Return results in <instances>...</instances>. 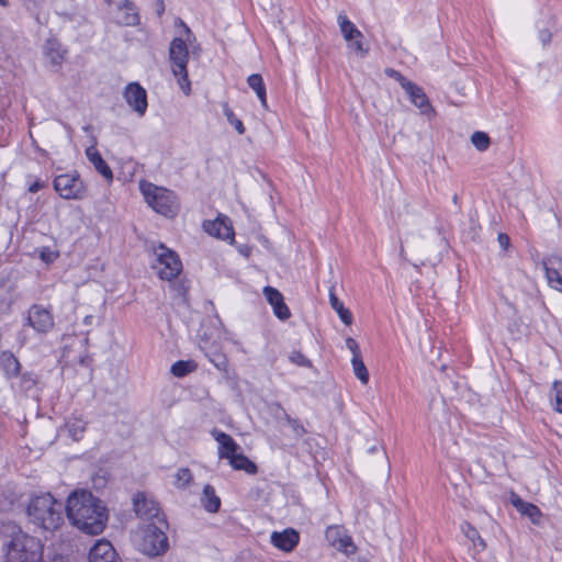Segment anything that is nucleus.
<instances>
[{
    "label": "nucleus",
    "mask_w": 562,
    "mask_h": 562,
    "mask_svg": "<svg viewBox=\"0 0 562 562\" xmlns=\"http://www.w3.org/2000/svg\"><path fill=\"white\" fill-rule=\"evenodd\" d=\"M65 512L72 527L90 536L101 535L110 517L104 502L88 490H76L70 493Z\"/></svg>",
    "instance_id": "obj_1"
},
{
    "label": "nucleus",
    "mask_w": 562,
    "mask_h": 562,
    "mask_svg": "<svg viewBox=\"0 0 562 562\" xmlns=\"http://www.w3.org/2000/svg\"><path fill=\"white\" fill-rule=\"evenodd\" d=\"M3 562H42L44 544L18 525L9 522L3 526Z\"/></svg>",
    "instance_id": "obj_2"
},
{
    "label": "nucleus",
    "mask_w": 562,
    "mask_h": 562,
    "mask_svg": "<svg viewBox=\"0 0 562 562\" xmlns=\"http://www.w3.org/2000/svg\"><path fill=\"white\" fill-rule=\"evenodd\" d=\"M65 507L66 505L55 499L52 494L46 493L31 499L27 516L35 526L54 531L64 524Z\"/></svg>",
    "instance_id": "obj_3"
},
{
    "label": "nucleus",
    "mask_w": 562,
    "mask_h": 562,
    "mask_svg": "<svg viewBox=\"0 0 562 562\" xmlns=\"http://www.w3.org/2000/svg\"><path fill=\"white\" fill-rule=\"evenodd\" d=\"M181 24L184 27L186 38L176 37L172 40L169 47V59L173 76L178 78L181 90L188 95L191 92V83L187 70L189 59L187 41L189 42L191 40L192 33L182 22Z\"/></svg>",
    "instance_id": "obj_4"
},
{
    "label": "nucleus",
    "mask_w": 562,
    "mask_h": 562,
    "mask_svg": "<svg viewBox=\"0 0 562 562\" xmlns=\"http://www.w3.org/2000/svg\"><path fill=\"white\" fill-rule=\"evenodd\" d=\"M139 190L154 211L169 217L176 215L178 201L172 191L145 180L139 181Z\"/></svg>",
    "instance_id": "obj_5"
},
{
    "label": "nucleus",
    "mask_w": 562,
    "mask_h": 562,
    "mask_svg": "<svg viewBox=\"0 0 562 562\" xmlns=\"http://www.w3.org/2000/svg\"><path fill=\"white\" fill-rule=\"evenodd\" d=\"M168 527L148 524L142 531L140 539L137 543L139 551L148 557H158L164 554L169 548L166 530Z\"/></svg>",
    "instance_id": "obj_6"
},
{
    "label": "nucleus",
    "mask_w": 562,
    "mask_h": 562,
    "mask_svg": "<svg viewBox=\"0 0 562 562\" xmlns=\"http://www.w3.org/2000/svg\"><path fill=\"white\" fill-rule=\"evenodd\" d=\"M53 184L61 199L83 200L87 196V186L76 171L56 176Z\"/></svg>",
    "instance_id": "obj_7"
},
{
    "label": "nucleus",
    "mask_w": 562,
    "mask_h": 562,
    "mask_svg": "<svg viewBox=\"0 0 562 562\" xmlns=\"http://www.w3.org/2000/svg\"><path fill=\"white\" fill-rule=\"evenodd\" d=\"M155 255L156 262L154 268L158 271V274L162 280L170 281L180 273L182 265L176 252L164 245H160L155 250Z\"/></svg>",
    "instance_id": "obj_8"
},
{
    "label": "nucleus",
    "mask_w": 562,
    "mask_h": 562,
    "mask_svg": "<svg viewBox=\"0 0 562 562\" xmlns=\"http://www.w3.org/2000/svg\"><path fill=\"white\" fill-rule=\"evenodd\" d=\"M134 510L140 519L156 520L157 525L168 527L159 504L144 493H137L133 498Z\"/></svg>",
    "instance_id": "obj_9"
},
{
    "label": "nucleus",
    "mask_w": 562,
    "mask_h": 562,
    "mask_svg": "<svg viewBox=\"0 0 562 562\" xmlns=\"http://www.w3.org/2000/svg\"><path fill=\"white\" fill-rule=\"evenodd\" d=\"M26 325L37 334L45 335L54 327V317L50 312L42 305L34 304L27 311Z\"/></svg>",
    "instance_id": "obj_10"
},
{
    "label": "nucleus",
    "mask_w": 562,
    "mask_h": 562,
    "mask_svg": "<svg viewBox=\"0 0 562 562\" xmlns=\"http://www.w3.org/2000/svg\"><path fill=\"white\" fill-rule=\"evenodd\" d=\"M123 97L130 108H132L139 116L145 114L148 105L147 92L139 83H128L124 89Z\"/></svg>",
    "instance_id": "obj_11"
},
{
    "label": "nucleus",
    "mask_w": 562,
    "mask_h": 562,
    "mask_svg": "<svg viewBox=\"0 0 562 562\" xmlns=\"http://www.w3.org/2000/svg\"><path fill=\"white\" fill-rule=\"evenodd\" d=\"M542 268L550 286L562 291V258L549 256L542 260Z\"/></svg>",
    "instance_id": "obj_12"
},
{
    "label": "nucleus",
    "mask_w": 562,
    "mask_h": 562,
    "mask_svg": "<svg viewBox=\"0 0 562 562\" xmlns=\"http://www.w3.org/2000/svg\"><path fill=\"white\" fill-rule=\"evenodd\" d=\"M204 231L216 238L223 240H234V231L227 217H217L214 221L203 223Z\"/></svg>",
    "instance_id": "obj_13"
},
{
    "label": "nucleus",
    "mask_w": 562,
    "mask_h": 562,
    "mask_svg": "<svg viewBox=\"0 0 562 562\" xmlns=\"http://www.w3.org/2000/svg\"><path fill=\"white\" fill-rule=\"evenodd\" d=\"M89 562H121L112 543L105 539L99 540L89 552Z\"/></svg>",
    "instance_id": "obj_14"
},
{
    "label": "nucleus",
    "mask_w": 562,
    "mask_h": 562,
    "mask_svg": "<svg viewBox=\"0 0 562 562\" xmlns=\"http://www.w3.org/2000/svg\"><path fill=\"white\" fill-rule=\"evenodd\" d=\"M271 543L284 552H291L300 541L299 532L293 528H286L283 531H273L271 533Z\"/></svg>",
    "instance_id": "obj_15"
},
{
    "label": "nucleus",
    "mask_w": 562,
    "mask_h": 562,
    "mask_svg": "<svg viewBox=\"0 0 562 562\" xmlns=\"http://www.w3.org/2000/svg\"><path fill=\"white\" fill-rule=\"evenodd\" d=\"M263 294L269 304L272 306L274 315L279 319L285 321L291 316L290 310L284 303L283 295L279 290L272 286H265Z\"/></svg>",
    "instance_id": "obj_16"
},
{
    "label": "nucleus",
    "mask_w": 562,
    "mask_h": 562,
    "mask_svg": "<svg viewBox=\"0 0 562 562\" xmlns=\"http://www.w3.org/2000/svg\"><path fill=\"white\" fill-rule=\"evenodd\" d=\"M213 438L218 443V457L220 459H227L229 460L234 454H236L240 447L237 445V442L234 440V438L221 430L214 429L212 431Z\"/></svg>",
    "instance_id": "obj_17"
},
{
    "label": "nucleus",
    "mask_w": 562,
    "mask_h": 562,
    "mask_svg": "<svg viewBox=\"0 0 562 562\" xmlns=\"http://www.w3.org/2000/svg\"><path fill=\"white\" fill-rule=\"evenodd\" d=\"M326 538L335 549L348 555L353 553L355 546L351 541V538L344 535L342 530L339 527H328L326 530Z\"/></svg>",
    "instance_id": "obj_18"
},
{
    "label": "nucleus",
    "mask_w": 562,
    "mask_h": 562,
    "mask_svg": "<svg viewBox=\"0 0 562 562\" xmlns=\"http://www.w3.org/2000/svg\"><path fill=\"white\" fill-rule=\"evenodd\" d=\"M406 87L404 88L407 93L411 102L417 106L422 113L426 114L431 111V105L429 103L428 97L424 92L423 88L414 83L413 81L406 82Z\"/></svg>",
    "instance_id": "obj_19"
},
{
    "label": "nucleus",
    "mask_w": 562,
    "mask_h": 562,
    "mask_svg": "<svg viewBox=\"0 0 562 562\" xmlns=\"http://www.w3.org/2000/svg\"><path fill=\"white\" fill-rule=\"evenodd\" d=\"M86 156L89 161L93 165L95 170L106 180L111 181L113 179V173L109 165L102 158L100 153L95 147L90 146L86 149Z\"/></svg>",
    "instance_id": "obj_20"
},
{
    "label": "nucleus",
    "mask_w": 562,
    "mask_h": 562,
    "mask_svg": "<svg viewBox=\"0 0 562 562\" xmlns=\"http://www.w3.org/2000/svg\"><path fill=\"white\" fill-rule=\"evenodd\" d=\"M66 50L55 38H48L44 45V55L54 67H59L65 59Z\"/></svg>",
    "instance_id": "obj_21"
},
{
    "label": "nucleus",
    "mask_w": 562,
    "mask_h": 562,
    "mask_svg": "<svg viewBox=\"0 0 562 562\" xmlns=\"http://www.w3.org/2000/svg\"><path fill=\"white\" fill-rule=\"evenodd\" d=\"M200 501L201 505L207 513L215 514L221 508V498L216 495L214 487L210 484H206L203 487Z\"/></svg>",
    "instance_id": "obj_22"
},
{
    "label": "nucleus",
    "mask_w": 562,
    "mask_h": 562,
    "mask_svg": "<svg viewBox=\"0 0 562 562\" xmlns=\"http://www.w3.org/2000/svg\"><path fill=\"white\" fill-rule=\"evenodd\" d=\"M338 24L342 33L344 38L347 42H351L356 38H361L362 33L356 27V25L345 14L338 15Z\"/></svg>",
    "instance_id": "obj_23"
},
{
    "label": "nucleus",
    "mask_w": 562,
    "mask_h": 562,
    "mask_svg": "<svg viewBox=\"0 0 562 562\" xmlns=\"http://www.w3.org/2000/svg\"><path fill=\"white\" fill-rule=\"evenodd\" d=\"M229 464L235 470H243L248 474H256L258 471L257 465L249 460L245 454L237 452L229 460Z\"/></svg>",
    "instance_id": "obj_24"
},
{
    "label": "nucleus",
    "mask_w": 562,
    "mask_h": 562,
    "mask_svg": "<svg viewBox=\"0 0 562 562\" xmlns=\"http://www.w3.org/2000/svg\"><path fill=\"white\" fill-rule=\"evenodd\" d=\"M1 364L7 378L18 376L20 373V362L12 352H3L1 355Z\"/></svg>",
    "instance_id": "obj_25"
},
{
    "label": "nucleus",
    "mask_w": 562,
    "mask_h": 562,
    "mask_svg": "<svg viewBox=\"0 0 562 562\" xmlns=\"http://www.w3.org/2000/svg\"><path fill=\"white\" fill-rule=\"evenodd\" d=\"M329 302L331 307L337 312L341 322L346 325H350L352 323V314L346 308L342 302L336 296L334 289L329 291Z\"/></svg>",
    "instance_id": "obj_26"
},
{
    "label": "nucleus",
    "mask_w": 562,
    "mask_h": 562,
    "mask_svg": "<svg viewBox=\"0 0 562 562\" xmlns=\"http://www.w3.org/2000/svg\"><path fill=\"white\" fill-rule=\"evenodd\" d=\"M86 426L87 422L78 416H72L66 422L68 434L76 441L82 438L83 432L86 431Z\"/></svg>",
    "instance_id": "obj_27"
},
{
    "label": "nucleus",
    "mask_w": 562,
    "mask_h": 562,
    "mask_svg": "<svg viewBox=\"0 0 562 562\" xmlns=\"http://www.w3.org/2000/svg\"><path fill=\"white\" fill-rule=\"evenodd\" d=\"M248 86L256 92L259 98L262 106H267V94H266V86L263 83V79L259 74H252L247 79Z\"/></svg>",
    "instance_id": "obj_28"
},
{
    "label": "nucleus",
    "mask_w": 562,
    "mask_h": 562,
    "mask_svg": "<svg viewBox=\"0 0 562 562\" xmlns=\"http://www.w3.org/2000/svg\"><path fill=\"white\" fill-rule=\"evenodd\" d=\"M461 529L464 536L473 543L474 549H476L479 552L485 549L484 540L472 525L469 522H463L461 525Z\"/></svg>",
    "instance_id": "obj_29"
},
{
    "label": "nucleus",
    "mask_w": 562,
    "mask_h": 562,
    "mask_svg": "<svg viewBox=\"0 0 562 562\" xmlns=\"http://www.w3.org/2000/svg\"><path fill=\"white\" fill-rule=\"evenodd\" d=\"M513 504L518 512H520L525 516H528L532 521H537V519L541 515L539 508L536 505L524 502L520 498L514 501Z\"/></svg>",
    "instance_id": "obj_30"
},
{
    "label": "nucleus",
    "mask_w": 562,
    "mask_h": 562,
    "mask_svg": "<svg viewBox=\"0 0 562 562\" xmlns=\"http://www.w3.org/2000/svg\"><path fill=\"white\" fill-rule=\"evenodd\" d=\"M195 369L196 364L193 361L179 360L171 366V373L175 376L181 378L193 372Z\"/></svg>",
    "instance_id": "obj_31"
},
{
    "label": "nucleus",
    "mask_w": 562,
    "mask_h": 562,
    "mask_svg": "<svg viewBox=\"0 0 562 562\" xmlns=\"http://www.w3.org/2000/svg\"><path fill=\"white\" fill-rule=\"evenodd\" d=\"M223 114L228 121V123L235 127L239 135H243L245 133V126L243 122L235 116L233 110L229 108L227 103L223 104Z\"/></svg>",
    "instance_id": "obj_32"
},
{
    "label": "nucleus",
    "mask_w": 562,
    "mask_h": 562,
    "mask_svg": "<svg viewBox=\"0 0 562 562\" xmlns=\"http://www.w3.org/2000/svg\"><path fill=\"white\" fill-rule=\"evenodd\" d=\"M351 363L356 376L361 381V383L367 384L369 381V373L361 357L352 358Z\"/></svg>",
    "instance_id": "obj_33"
},
{
    "label": "nucleus",
    "mask_w": 562,
    "mask_h": 562,
    "mask_svg": "<svg viewBox=\"0 0 562 562\" xmlns=\"http://www.w3.org/2000/svg\"><path fill=\"white\" fill-rule=\"evenodd\" d=\"M206 356L209 357L210 361L214 364V367L216 369H218L220 371H224V372L227 371L228 360H227V357L223 352L213 351V352L206 353Z\"/></svg>",
    "instance_id": "obj_34"
},
{
    "label": "nucleus",
    "mask_w": 562,
    "mask_h": 562,
    "mask_svg": "<svg viewBox=\"0 0 562 562\" xmlns=\"http://www.w3.org/2000/svg\"><path fill=\"white\" fill-rule=\"evenodd\" d=\"M473 146L480 151H484L490 146V137L484 132H474L471 136Z\"/></svg>",
    "instance_id": "obj_35"
},
{
    "label": "nucleus",
    "mask_w": 562,
    "mask_h": 562,
    "mask_svg": "<svg viewBox=\"0 0 562 562\" xmlns=\"http://www.w3.org/2000/svg\"><path fill=\"white\" fill-rule=\"evenodd\" d=\"M284 419L292 429L295 439L302 438L306 432L304 426L295 418H292L289 414H284Z\"/></svg>",
    "instance_id": "obj_36"
},
{
    "label": "nucleus",
    "mask_w": 562,
    "mask_h": 562,
    "mask_svg": "<svg viewBox=\"0 0 562 562\" xmlns=\"http://www.w3.org/2000/svg\"><path fill=\"white\" fill-rule=\"evenodd\" d=\"M176 477V485L178 487H186L188 486L192 481V474L191 471L187 468L179 469L175 475Z\"/></svg>",
    "instance_id": "obj_37"
},
{
    "label": "nucleus",
    "mask_w": 562,
    "mask_h": 562,
    "mask_svg": "<svg viewBox=\"0 0 562 562\" xmlns=\"http://www.w3.org/2000/svg\"><path fill=\"white\" fill-rule=\"evenodd\" d=\"M554 408L562 414V381H554L552 385Z\"/></svg>",
    "instance_id": "obj_38"
},
{
    "label": "nucleus",
    "mask_w": 562,
    "mask_h": 562,
    "mask_svg": "<svg viewBox=\"0 0 562 562\" xmlns=\"http://www.w3.org/2000/svg\"><path fill=\"white\" fill-rule=\"evenodd\" d=\"M126 14L124 18H122L120 21L126 25H135L138 23L139 18L138 14L135 12L134 8L127 5L125 8Z\"/></svg>",
    "instance_id": "obj_39"
},
{
    "label": "nucleus",
    "mask_w": 562,
    "mask_h": 562,
    "mask_svg": "<svg viewBox=\"0 0 562 562\" xmlns=\"http://www.w3.org/2000/svg\"><path fill=\"white\" fill-rule=\"evenodd\" d=\"M290 361L300 367H308L311 364L310 360L300 351L291 352L289 357Z\"/></svg>",
    "instance_id": "obj_40"
},
{
    "label": "nucleus",
    "mask_w": 562,
    "mask_h": 562,
    "mask_svg": "<svg viewBox=\"0 0 562 562\" xmlns=\"http://www.w3.org/2000/svg\"><path fill=\"white\" fill-rule=\"evenodd\" d=\"M40 257L44 262L50 263L57 259L58 254L48 247H43L40 250Z\"/></svg>",
    "instance_id": "obj_41"
},
{
    "label": "nucleus",
    "mask_w": 562,
    "mask_h": 562,
    "mask_svg": "<svg viewBox=\"0 0 562 562\" xmlns=\"http://www.w3.org/2000/svg\"><path fill=\"white\" fill-rule=\"evenodd\" d=\"M386 75L391 78H394L401 87L404 89L406 87V82H411V80L406 79L400 71L395 69H386Z\"/></svg>",
    "instance_id": "obj_42"
},
{
    "label": "nucleus",
    "mask_w": 562,
    "mask_h": 562,
    "mask_svg": "<svg viewBox=\"0 0 562 562\" xmlns=\"http://www.w3.org/2000/svg\"><path fill=\"white\" fill-rule=\"evenodd\" d=\"M346 347L351 351L352 358L361 357L359 345L353 338L349 337L346 339Z\"/></svg>",
    "instance_id": "obj_43"
},
{
    "label": "nucleus",
    "mask_w": 562,
    "mask_h": 562,
    "mask_svg": "<svg viewBox=\"0 0 562 562\" xmlns=\"http://www.w3.org/2000/svg\"><path fill=\"white\" fill-rule=\"evenodd\" d=\"M350 47L360 56H366L368 53V47H364L363 43L360 41V38H356L355 42H349Z\"/></svg>",
    "instance_id": "obj_44"
},
{
    "label": "nucleus",
    "mask_w": 562,
    "mask_h": 562,
    "mask_svg": "<svg viewBox=\"0 0 562 562\" xmlns=\"http://www.w3.org/2000/svg\"><path fill=\"white\" fill-rule=\"evenodd\" d=\"M551 37H552V34L549 30L544 29V30L539 31V40L543 46H546L547 44L550 43Z\"/></svg>",
    "instance_id": "obj_45"
},
{
    "label": "nucleus",
    "mask_w": 562,
    "mask_h": 562,
    "mask_svg": "<svg viewBox=\"0 0 562 562\" xmlns=\"http://www.w3.org/2000/svg\"><path fill=\"white\" fill-rule=\"evenodd\" d=\"M498 243L503 249H507L509 246V237L506 234H498Z\"/></svg>",
    "instance_id": "obj_46"
},
{
    "label": "nucleus",
    "mask_w": 562,
    "mask_h": 562,
    "mask_svg": "<svg viewBox=\"0 0 562 562\" xmlns=\"http://www.w3.org/2000/svg\"><path fill=\"white\" fill-rule=\"evenodd\" d=\"M43 187H44V183H43L42 181H40V180H36V181H34V182L30 186L29 191H30L31 193H36V192H37V191H40Z\"/></svg>",
    "instance_id": "obj_47"
},
{
    "label": "nucleus",
    "mask_w": 562,
    "mask_h": 562,
    "mask_svg": "<svg viewBox=\"0 0 562 562\" xmlns=\"http://www.w3.org/2000/svg\"><path fill=\"white\" fill-rule=\"evenodd\" d=\"M172 288L177 291L179 295H181L184 299L187 289L182 282L179 284H172Z\"/></svg>",
    "instance_id": "obj_48"
},
{
    "label": "nucleus",
    "mask_w": 562,
    "mask_h": 562,
    "mask_svg": "<svg viewBox=\"0 0 562 562\" xmlns=\"http://www.w3.org/2000/svg\"><path fill=\"white\" fill-rule=\"evenodd\" d=\"M22 379H23V383L25 385V389L32 387L34 385V383H35V381L31 376L26 378L25 375H23Z\"/></svg>",
    "instance_id": "obj_49"
},
{
    "label": "nucleus",
    "mask_w": 562,
    "mask_h": 562,
    "mask_svg": "<svg viewBox=\"0 0 562 562\" xmlns=\"http://www.w3.org/2000/svg\"><path fill=\"white\" fill-rule=\"evenodd\" d=\"M18 339H19V342L21 346H24L26 344V337L25 335L23 334V331H21L18 336Z\"/></svg>",
    "instance_id": "obj_50"
},
{
    "label": "nucleus",
    "mask_w": 562,
    "mask_h": 562,
    "mask_svg": "<svg viewBox=\"0 0 562 562\" xmlns=\"http://www.w3.org/2000/svg\"><path fill=\"white\" fill-rule=\"evenodd\" d=\"M94 317L92 315H87L83 319L86 325H92Z\"/></svg>",
    "instance_id": "obj_51"
},
{
    "label": "nucleus",
    "mask_w": 562,
    "mask_h": 562,
    "mask_svg": "<svg viewBox=\"0 0 562 562\" xmlns=\"http://www.w3.org/2000/svg\"><path fill=\"white\" fill-rule=\"evenodd\" d=\"M236 562H258V561H255V560H252V559H248V558H246L245 555H240V557L236 560Z\"/></svg>",
    "instance_id": "obj_52"
},
{
    "label": "nucleus",
    "mask_w": 562,
    "mask_h": 562,
    "mask_svg": "<svg viewBox=\"0 0 562 562\" xmlns=\"http://www.w3.org/2000/svg\"><path fill=\"white\" fill-rule=\"evenodd\" d=\"M400 256H401L402 258H405V250H404V247H403V246H401V248H400Z\"/></svg>",
    "instance_id": "obj_53"
},
{
    "label": "nucleus",
    "mask_w": 562,
    "mask_h": 562,
    "mask_svg": "<svg viewBox=\"0 0 562 562\" xmlns=\"http://www.w3.org/2000/svg\"><path fill=\"white\" fill-rule=\"evenodd\" d=\"M0 5L8 7L9 5L8 0H0Z\"/></svg>",
    "instance_id": "obj_54"
}]
</instances>
